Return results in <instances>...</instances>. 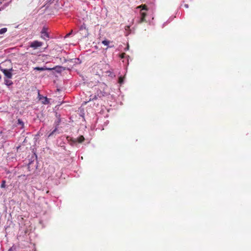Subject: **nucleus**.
Masks as SVG:
<instances>
[{
	"mask_svg": "<svg viewBox=\"0 0 251 251\" xmlns=\"http://www.w3.org/2000/svg\"><path fill=\"white\" fill-rule=\"evenodd\" d=\"M42 45V42H39L38 41H34L30 43V47L35 49L41 47Z\"/></svg>",
	"mask_w": 251,
	"mask_h": 251,
	"instance_id": "obj_1",
	"label": "nucleus"
},
{
	"mask_svg": "<svg viewBox=\"0 0 251 251\" xmlns=\"http://www.w3.org/2000/svg\"><path fill=\"white\" fill-rule=\"evenodd\" d=\"M5 183H6V181L5 180H3L2 181V182H1V184L0 185V187L2 188H5L6 186Z\"/></svg>",
	"mask_w": 251,
	"mask_h": 251,
	"instance_id": "obj_13",
	"label": "nucleus"
},
{
	"mask_svg": "<svg viewBox=\"0 0 251 251\" xmlns=\"http://www.w3.org/2000/svg\"><path fill=\"white\" fill-rule=\"evenodd\" d=\"M71 33H72V32H70V33H68V34H67L66 35V37H68L69 36H70V35L71 34Z\"/></svg>",
	"mask_w": 251,
	"mask_h": 251,
	"instance_id": "obj_18",
	"label": "nucleus"
},
{
	"mask_svg": "<svg viewBox=\"0 0 251 251\" xmlns=\"http://www.w3.org/2000/svg\"><path fill=\"white\" fill-rule=\"evenodd\" d=\"M57 128L56 127L51 133H50L49 135V137H50L52 135H53V134L56 132V131L57 130Z\"/></svg>",
	"mask_w": 251,
	"mask_h": 251,
	"instance_id": "obj_15",
	"label": "nucleus"
},
{
	"mask_svg": "<svg viewBox=\"0 0 251 251\" xmlns=\"http://www.w3.org/2000/svg\"><path fill=\"white\" fill-rule=\"evenodd\" d=\"M48 28L44 26L42 29V31L41 32L42 34V38H45V37L49 38V35L47 32Z\"/></svg>",
	"mask_w": 251,
	"mask_h": 251,
	"instance_id": "obj_2",
	"label": "nucleus"
},
{
	"mask_svg": "<svg viewBox=\"0 0 251 251\" xmlns=\"http://www.w3.org/2000/svg\"><path fill=\"white\" fill-rule=\"evenodd\" d=\"M125 55H126L125 53H122L120 55V57L121 58H125Z\"/></svg>",
	"mask_w": 251,
	"mask_h": 251,
	"instance_id": "obj_16",
	"label": "nucleus"
},
{
	"mask_svg": "<svg viewBox=\"0 0 251 251\" xmlns=\"http://www.w3.org/2000/svg\"><path fill=\"white\" fill-rule=\"evenodd\" d=\"M84 140H85V138L83 137V136L81 135L76 139V141L79 143H81L82 142H83L84 141Z\"/></svg>",
	"mask_w": 251,
	"mask_h": 251,
	"instance_id": "obj_8",
	"label": "nucleus"
},
{
	"mask_svg": "<svg viewBox=\"0 0 251 251\" xmlns=\"http://www.w3.org/2000/svg\"><path fill=\"white\" fill-rule=\"evenodd\" d=\"M4 82L5 84L7 86H10L13 84L12 81L9 79H5Z\"/></svg>",
	"mask_w": 251,
	"mask_h": 251,
	"instance_id": "obj_9",
	"label": "nucleus"
},
{
	"mask_svg": "<svg viewBox=\"0 0 251 251\" xmlns=\"http://www.w3.org/2000/svg\"><path fill=\"white\" fill-rule=\"evenodd\" d=\"M138 8H142V10H148V7L145 4L144 5H141L137 7Z\"/></svg>",
	"mask_w": 251,
	"mask_h": 251,
	"instance_id": "obj_11",
	"label": "nucleus"
},
{
	"mask_svg": "<svg viewBox=\"0 0 251 251\" xmlns=\"http://www.w3.org/2000/svg\"><path fill=\"white\" fill-rule=\"evenodd\" d=\"M51 69H50V68H47L46 67H37L34 68V70L40 71H43L47 70H50Z\"/></svg>",
	"mask_w": 251,
	"mask_h": 251,
	"instance_id": "obj_7",
	"label": "nucleus"
},
{
	"mask_svg": "<svg viewBox=\"0 0 251 251\" xmlns=\"http://www.w3.org/2000/svg\"><path fill=\"white\" fill-rule=\"evenodd\" d=\"M18 125L21 126V128H24V122L20 119L18 120Z\"/></svg>",
	"mask_w": 251,
	"mask_h": 251,
	"instance_id": "obj_10",
	"label": "nucleus"
},
{
	"mask_svg": "<svg viewBox=\"0 0 251 251\" xmlns=\"http://www.w3.org/2000/svg\"><path fill=\"white\" fill-rule=\"evenodd\" d=\"M7 31V28H2L0 29V34H2L4 33Z\"/></svg>",
	"mask_w": 251,
	"mask_h": 251,
	"instance_id": "obj_12",
	"label": "nucleus"
},
{
	"mask_svg": "<svg viewBox=\"0 0 251 251\" xmlns=\"http://www.w3.org/2000/svg\"><path fill=\"white\" fill-rule=\"evenodd\" d=\"M123 78L122 77H120L119 79V82L120 83H123Z\"/></svg>",
	"mask_w": 251,
	"mask_h": 251,
	"instance_id": "obj_17",
	"label": "nucleus"
},
{
	"mask_svg": "<svg viewBox=\"0 0 251 251\" xmlns=\"http://www.w3.org/2000/svg\"><path fill=\"white\" fill-rule=\"evenodd\" d=\"M4 75L8 78H11L12 76V73L6 69L1 70Z\"/></svg>",
	"mask_w": 251,
	"mask_h": 251,
	"instance_id": "obj_5",
	"label": "nucleus"
},
{
	"mask_svg": "<svg viewBox=\"0 0 251 251\" xmlns=\"http://www.w3.org/2000/svg\"><path fill=\"white\" fill-rule=\"evenodd\" d=\"M38 97H39V99L40 100H43L42 101V103L43 104H48L49 103V99L47 97H43L42 95H41L40 94L39 92H38Z\"/></svg>",
	"mask_w": 251,
	"mask_h": 251,
	"instance_id": "obj_3",
	"label": "nucleus"
},
{
	"mask_svg": "<svg viewBox=\"0 0 251 251\" xmlns=\"http://www.w3.org/2000/svg\"><path fill=\"white\" fill-rule=\"evenodd\" d=\"M126 27H127V28H129V26H126Z\"/></svg>",
	"mask_w": 251,
	"mask_h": 251,
	"instance_id": "obj_19",
	"label": "nucleus"
},
{
	"mask_svg": "<svg viewBox=\"0 0 251 251\" xmlns=\"http://www.w3.org/2000/svg\"><path fill=\"white\" fill-rule=\"evenodd\" d=\"M141 17L140 21L139 22V23H142L146 21L145 18L147 16V14L145 12H141Z\"/></svg>",
	"mask_w": 251,
	"mask_h": 251,
	"instance_id": "obj_6",
	"label": "nucleus"
},
{
	"mask_svg": "<svg viewBox=\"0 0 251 251\" xmlns=\"http://www.w3.org/2000/svg\"><path fill=\"white\" fill-rule=\"evenodd\" d=\"M109 43H110V41H108V40H103L102 41V43L105 46H108L109 45Z\"/></svg>",
	"mask_w": 251,
	"mask_h": 251,
	"instance_id": "obj_14",
	"label": "nucleus"
},
{
	"mask_svg": "<svg viewBox=\"0 0 251 251\" xmlns=\"http://www.w3.org/2000/svg\"><path fill=\"white\" fill-rule=\"evenodd\" d=\"M104 95L103 94H102L101 92H100V94H99V93H98V94L96 95H91L90 96V99H89V101H91V100H97L98 99V97H100L101 96H103Z\"/></svg>",
	"mask_w": 251,
	"mask_h": 251,
	"instance_id": "obj_4",
	"label": "nucleus"
},
{
	"mask_svg": "<svg viewBox=\"0 0 251 251\" xmlns=\"http://www.w3.org/2000/svg\"><path fill=\"white\" fill-rule=\"evenodd\" d=\"M1 3V2H0V4Z\"/></svg>",
	"mask_w": 251,
	"mask_h": 251,
	"instance_id": "obj_20",
	"label": "nucleus"
}]
</instances>
